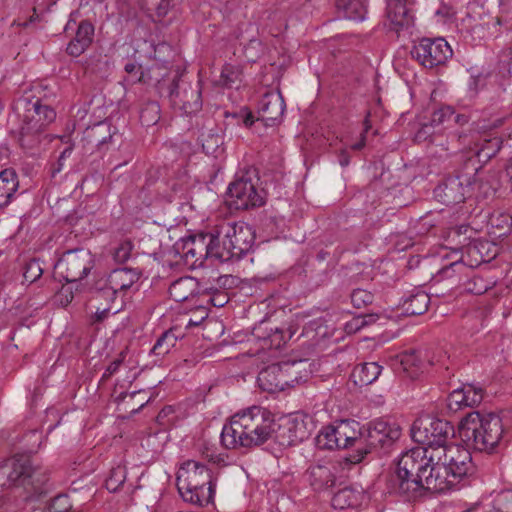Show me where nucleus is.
<instances>
[{"label":"nucleus","instance_id":"47","mask_svg":"<svg viewBox=\"0 0 512 512\" xmlns=\"http://www.w3.org/2000/svg\"><path fill=\"white\" fill-rule=\"evenodd\" d=\"M132 250L133 243L130 240H124L115 248L113 258L117 263H124L129 260Z\"/></svg>","mask_w":512,"mask_h":512},{"label":"nucleus","instance_id":"25","mask_svg":"<svg viewBox=\"0 0 512 512\" xmlns=\"http://www.w3.org/2000/svg\"><path fill=\"white\" fill-rule=\"evenodd\" d=\"M429 365H433V361L421 351L405 352L399 361V369L411 379L418 377Z\"/></svg>","mask_w":512,"mask_h":512},{"label":"nucleus","instance_id":"28","mask_svg":"<svg viewBox=\"0 0 512 512\" xmlns=\"http://www.w3.org/2000/svg\"><path fill=\"white\" fill-rule=\"evenodd\" d=\"M429 303L430 297L425 291L414 289L403 299L401 307L405 315L417 316L427 311Z\"/></svg>","mask_w":512,"mask_h":512},{"label":"nucleus","instance_id":"30","mask_svg":"<svg viewBox=\"0 0 512 512\" xmlns=\"http://www.w3.org/2000/svg\"><path fill=\"white\" fill-rule=\"evenodd\" d=\"M18 186V176L13 169H5L0 172V208L10 203Z\"/></svg>","mask_w":512,"mask_h":512},{"label":"nucleus","instance_id":"21","mask_svg":"<svg viewBox=\"0 0 512 512\" xmlns=\"http://www.w3.org/2000/svg\"><path fill=\"white\" fill-rule=\"evenodd\" d=\"M285 111V101L280 92H267L259 101L258 113L266 126L279 123Z\"/></svg>","mask_w":512,"mask_h":512},{"label":"nucleus","instance_id":"40","mask_svg":"<svg viewBox=\"0 0 512 512\" xmlns=\"http://www.w3.org/2000/svg\"><path fill=\"white\" fill-rule=\"evenodd\" d=\"M125 480V468L117 466L111 470L109 477L106 479L105 486L110 492H116L124 484Z\"/></svg>","mask_w":512,"mask_h":512},{"label":"nucleus","instance_id":"24","mask_svg":"<svg viewBox=\"0 0 512 512\" xmlns=\"http://www.w3.org/2000/svg\"><path fill=\"white\" fill-rule=\"evenodd\" d=\"M181 250L182 256L186 262L191 261L194 265L200 261L201 264L202 261L207 258V233H201L183 239Z\"/></svg>","mask_w":512,"mask_h":512},{"label":"nucleus","instance_id":"13","mask_svg":"<svg viewBox=\"0 0 512 512\" xmlns=\"http://www.w3.org/2000/svg\"><path fill=\"white\" fill-rule=\"evenodd\" d=\"M94 267V257L88 249L66 251L56 264L66 282L84 279Z\"/></svg>","mask_w":512,"mask_h":512},{"label":"nucleus","instance_id":"19","mask_svg":"<svg viewBox=\"0 0 512 512\" xmlns=\"http://www.w3.org/2000/svg\"><path fill=\"white\" fill-rule=\"evenodd\" d=\"M309 436L310 429L305 417L297 415L279 427L276 438L282 446H293L308 439Z\"/></svg>","mask_w":512,"mask_h":512},{"label":"nucleus","instance_id":"58","mask_svg":"<svg viewBox=\"0 0 512 512\" xmlns=\"http://www.w3.org/2000/svg\"><path fill=\"white\" fill-rule=\"evenodd\" d=\"M350 162V156L349 154L346 152V151H341L340 155H339V163L342 167H346L348 166Z\"/></svg>","mask_w":512,"mask_h":512},{"label":"nucleus","instance_id":"37","mask_svg":"<svg viewBox=\"0 0 512 512\" xmlns=\"http://www.w3.org/2000/svg\"><path fill=\"white\" fill-rule=\"evenodd\" d=\"M461 389L463 390V397L466 407L478 406L484 399L485 391L481 386L474 384H464Z\"/></svg>","mask_w":512,"mask_h":512},{"label":"nucleus","instance_id":"22","mask_svg":"<svg viewBox=\"0 0 512 512\" xmlns=\"http://www.w3.org/2000/svg\"><path fill=\"white\" fill-rule=\"evenodd\" d=\"M480 163L483 162L478 160V156H476L471 145H465L462 152L458 155V167L455 170L454 176L462 180L463 184L472 187L478 181L477 175L481 168Z\"/></svg>","mask_w":512,"mask_h":512},{"label":"nucleus","instance_id":"9","mask_svg":"<svg viewBox=\"0 0 512 512\" xmlns=\"http://www.w3.org/2000/svg\"><path fill=\"white\" fill-rule=\"evenodd\" d=\"M502 123V119H497L493 124H478L476 134H454L452 137L457 138V141L463 146L473 143L471 148L475 151L476 156H478V160L486 163L498 153L502 145V138L497 133L488 132V130L498 128Z\"/></svg>","mask_w":512,"mask_h":512},{"label":"nucleus","instance_id":"64","mask_svg":"<svg viewBox=\"0 0 512 512\" xmlns=\"http://www.w3.org/2000/svg\"><path fill=\"white\" fill-rule=\"evenodd\" d=\"M454 14H455V11L453 9H451V8L446 9V17L450 18V17L454 16Z\"/></svg>","mask_w":512,"mask_h":512},{"label":"nucleus","instance_id":"45","mask_svg":"<svg viewBox=\"0 0 512 512\" xmlns=\"http://www.w3.org/2000/svg\"><path fill=\"white\" fill-rule=\"evenodd\" d=\"M374 300V296L371 292L364 289H355L351 293V302L354 307L362 308L371 304Z\"/></svg>","mask_w":512,"mask_h":512},{"label":"nucleus","instance_id":"46","mask_svg":"<svg viewBox=\"0 0 512 512\" xmlns=\"http://www.w3.org/2000/svg\"><path fill=\"white\" fill-rule=\"evenodd\" d=\"M454 115V110L450 106H443L432 113L430 123L434 127L449 122Z\"/></svg>","mask_w":512,"mask_h":512},{"label":"nucleus","instance_id":"8","mask_svg":"<svg viewBox=\"0 0 512 512\" xmlns=\"http://www.w3.org/2000/svg\"><path fill=\"white\" fill-rule=\"evenodd\" d=\"M470 448H464L461 445L448 442L442 447L426 450L428 461H437L452 473L453 479L462 480L464 477L474 472Z\"/></svg>","mask_w":512,"mask_h":512},{"label":"nucleus","instance_id":"17","mask_svg":"<svg viewBox=\"0 0 512 512\" xmlns=\"http://www.w3.org/2000/svg\"><path fill=\"white\" fill-rule=\"evenodd\" d=\"M262 192L248 174L243 175L228 187L229 205L237 210L259 207L264 203Z\"/></svg>","mask_w":512,"mask_h":512},{"label":"nucleus","instance_id":"52","mask_svg":"<svg viewBox=\"0 0 512 512\" xmlns=\"http://www.w3.org/2000/svg\"><path fill=\"white\" fill-rule=\"evenodd\" d=\"M414 245V241L412 237H409L407 235L401 234L396 236L395 240V247L399 251H403L408 249L409 247H412Z\"/></svg>","mask_w":512,"mask_h":512},{"label":"nucleus","instance_id":"11","mask_svg":"<svg viewBox=\"0 0 512 512\" xmlns=\"http://www.w3.org/2000/svg\"><path fill=\"white\" fill-rule=\"evenodd\" d=\"M220 232L226 239L227 247L230 252H225L222 257L234 258L235 261L243 258L253 247L255 233L253 229L245 223H223Z\"/></svg>","mask_w":512,"mask_h":512},{"label":"nucleus","instance_id":"1","mask_svg":"<svg viewBox=\"0 0 512 512\" xmlns=\"http://www.w3.org/2000/svg\"><path fill=\"white\" fill-rule=\"evenodd\" d=\"M451 471L437 461H428L426 450L410 449L400 456L394 471L388 476V493L415 501L425 491L446 493L458 489L460 479H453Z\"/></svg>","mask_w":512,"mask_h":512},{"label":"nucleus","instance_id":"20","mask_svg":"<svg viewBox=\"0 0 512 512\" xmlns=\"http://www.w3.org/2000/svg\"><path fill=\"white\" fill-rule=\"evenodd\" d=\"M470 189L469 185L463 184L462 180L453 175L434 189V196L444 205L451 206L463 202Z\"/></svg>","mask_w":512,"mask_h":512},{"label":"nucleus","instance_id":"10","mask_svg":"<svg viewBox=\"0 0 512 512\" xmlns=\"http://www.w3.org/2000/svg\"><path fill=\"white\" fill-rule=\"evenodd\" d=\"M359 423L356 421L342 420L336 425L323 427L317 437L316 445L319 449H340L349 446L357 447Z\"/></svg>","mask_w":512,"mask_h":512},{"label":"nucleus","instance_id":"54","mask_svg":"<svg viewBox=\"0 0 512 512\" xmlns=\"http://www.w3.org/2000/svg\"><path fill=\"white\" fill-rule=\"evenodd\" d=\"M271 345H274L277 348H280L281 345L285 342L283 331L276 328L273 334L269 335Z\"/></svg>","mask_w":512,"mask_h":512},{"label":"nucleus","instance_id":"63","mask_svg":"<svg viewBox=\"0 0 512 512\" xmlns=\"http://www.w3.org/2000/svg\"><path fill=\"white\" fill-rule=\"evenodd\" d=\"M363 318H367L366 326L374 323L378 319V315L375 314H368V315H362Z\"/></svg>","mask_w":512,"mask_h":512},{"label":"nucleus","instance_id":"60","mask_svg":"<svg viewBox=\"0 0 512 512\" xmlns=\"http://www.w3.org/2000/svg\"><path fill=\"white\" fill-rule=\"evenodd\" d=\"M243 123L246 127H250L254 123V116L252 113H247L244 117Z\"/></svg>","mask_w":512,"mask_h":512},{"label":"nucleus","instance_id":"4","mask_svg":"<svg viewBox=\"0 0 512 512\" xmlns=\"http://www.w3.org/2000/svg\"><path fill=\"white\" fill-rule=\"evenodd\" d=\"M176 485L187 503L204 507L213 502L216 482L211 470L198 461L187 460L180 466Z\"/></svg>","mask_w":512,"mask_h":512},{"label":"nucleus","instance_id":"12","mask_svg":"<svg viewBox=\"0 0 512 512\" xmlns=\"http://www.w3.org/2000/svg\"><path fill=\"white\" fill-rule=\"evenodd\" d=\"M168 97L174 108L190 115L201 110L202 96L200 82L192 84L182 77L174 79L169 87Z\"/></svg>","mask_w":512,"mask_h":512},{"label":"nucleus","instance_id":"62","mask_svg":"<svg viewBox=\"0 0 512 512\" xmlns=\"http://www.w3.org/2000/svg\"><path fill=\"white\" fill-rule=\"evenodd\" d=\"M479 245L483 248L484 247V244L483 243H473V244H469L468 247H467V252L469 254L473 253L474 251H478L479 250Z\"/></svg>","mask_w":512,"mask_h":512},{"label":"nucleus","instance_id":"42","mask_svg":"<svg viewBox=\"0 0 512 512\" xmlns=\"http://www.w3.org/2000/svg\"><path fill=\"white\" fill-rule=\"evenodd\" d=\"M202 295L208 296L207 302L214 307H223L228 302V296L214 286H203Z\"/></svg>","mask_w":512,"mask_h":512},{"label":"nucleus","instance_id":"36","mask_svg":"<svg viewBox=\"0 0 512 512\" xmlns=\"http://www.w3.org/2000/svg\"><path fill=\"white\" fill-rule=\"evenodd\" d=\"M177 337L172 330L165 331L156 341L151 352L156 356H164L176 345Z\"/></svg>","mask_w":512,"mask_h":512},{"label":"nucleus","instance_id":"55","mask_svg":"<svg viewBox=\"0 0 512 512\" xmlns=\"http://www.w3.org/2000/svg\"><path fill=\"white\" fill-rule=\"evenodd\" d=\"M433 127L434 126L431 125V123L422 125V127L416 133V136H415L416 140H418V141L426 140L432 133L431 128H433Z\"/></svg>","mask_w":512,"mask_h":512},{"label":"nucleus","instance_id":"61","mask_svg":"<svg viewBox=\"0 0 512 512\" xmlns=\"http://www.w3.org/2000/svg\"><path fill=\"white\" fill-rule=\"evenodd\" d=\"M506 174L509 178L511 190H512V159H510L506 165Z\"/></svg>","mask_w":512,"mask_h":512},{"label":"nucleus","instance_id":"16","mask_svg":"<svg viewBox=\"0 0 512 512\" xmlns=\"http://www.w3.org/2000/svg\"><path fill=\"white\" fill-rule=\"evenodd\" d=\"M296 373L297 363L272 364L259 373L257 381L264 391H281L284 390L285 386H293L304 381L302 377L288 379L289 376Z\"/></svg>","mask_w":512,"mask_h":512},{"label":"nucleus","instance_id":"3","mask_svg":"<svg viewBox=\"0 0 512 512\" xmlns=\"http://www.w3.org/2000/svg\"><path fill=\"white\" fill-rule=\"evenodd\" d=\"M458 433L466 446L475 451L492 454L506 445L502 419L495 413H468L461 420Z\"/></svg>","mask_w":512,"mask_h":512},{"label":"nucleus","instance_id":"23","mask_svg":"<svg viewBox=\"0 0 512 512\" xmlns=\"http://www.w3.org/2000/svg\"><path fill=\"white\" fill-rule=\"evenodd\" d=\"M386 14L393 29L399 30L412 23L411 9L415 0H386Z\"/></svg>","mask_w":512,"mask_h":512},{"label":"nucleus","instance_id":"2","mask_svg":"<svg viewBox=\"0 0 512 512\" xmlns=\"http://www.w3.org/2000/svg\"><path fill=\"white\" fill-rule=\"evenodd\" d=\"M275 425L267 408L254 405L230 417L222 428L221 443L226 449L258 447L271 439Z\"/></svg>","mask_w":512,"mask_h":512},{"label":"nucleus","instance_id":"56","mask_svg":"<svg viewBox=\"0 0 512 512\" xmlns=\"http://www.w3.org/2000/svg\"><path fill=\"white\" fill-rule=\"evenodd\" d=\"M110 313V307H106L103 309L97 308L96 312L94 313V322H101L104 319L108 317Z\"/></svg>","mask_w":512,"mask_h":512},{"label":"nucleus","instance_id":"6","mask_svg":"<svg viewBox=\"0 0 512 512\" xmlns=\"http://www.w3.org/2000/svg\"><path fill=\"white\" fill-rule=\"evenodd\" d=\"M358 440L355 454L346 457L351 464H357L365 455L374 450L390 447L401 436V430L395 423L383 419L370 421L362 428L357 429Z\"/></svg>","mask_w":512,"mask_h":512},{"label":"nucleus","instance_id":"33","mask_svg":"<svg viewBox=\"0 0 512 512\" xmlns=\"http://www.w3.org/2000/svg\"><path fill=\"white\" fill-rule=\"evenodd\" d=\"M382 367L376 362L363 363L356 366L352 376L355 383L361 386L372 384L381 374Z\"/></svg>","mask_w":512,"mask_h":512},{"label":"nucleus","instance_id":"14","mask_svg":"<svg viewBox=\"0 0 512 512\" xmlns=\"http://www.w3.org/2000/svg\"><path fill=\"white\" fill-rule=\"evenodd\" d=\"M412 57L426 68L444 64L453 51L444 38H423L411 50Z\"/></svg>","mask_w":512,"mask_h":512},{"label":"nucleus","instance_id":"18","mask_svg":"<svg viewBox=\"0 0 512 512\" xmlns=\"http://www.w3.org/2000/svg\"><path fill=\"white\" fill-rule=\"evenodd\" d=\"M141 271L136 268H117L112 270L99 288V297L115 299L118 294L126 292L140 279Z\"/></svg>","mask_w":512,"mask_h":512},{"label":"nucleus","instance_id":"49","mask_svg":"<svg viewBox=\"0 0 512 512\" xmlns=\"http://www.w3.org/2000/svg\"><path fill=\"white\" fill-rule=\"evenodd\" d=\"M447 407L453 412H457L463 408H466L463 390L460 388L453 390L447 397Z\"/></svg>","mask_w":512,"mask_h":512},{"label":"nucleus","instance_id":"38","mask_svg":"<svg viewBox=\"0 0 512 512\" xmlns=\"http://www.w3.org/2000/svg\"><path fill=\"white\" fill-rule=\"evenodd\" d=\"M160 119V106L156 101L147 102L140 111L141 123L145 126H151Z\"/></svg>","mask_w":512,"mask_h":512},{"label":"nucleus","instance_id":"53","mask_svg":"<svg viewBox=\"0 0 512 512\" xmlns=\"http://www.w3.org/2000/svg\"><path fill=\"white\" fill-rule=\"evenodd\" d=\"M103 130L107 131L108 132V136H104L103 138L97 140V144L98 145H104L106 144L109 140H111L112 138V134H111V131H110V126L107 125V124H103V123H100L98 125H96L94 128H93V132L94 134H101L103 132Z\"/></svg>","mask_w":512,"mask_h":512},{"label":"nucleus","instance_id":"34","mask_svg":"<svg viewBox=\"0 0 512 512\" xmlns=\"http://www.w3.org/2000/svg\"><path fill=\"white\" fill-rule=\"evenodd\" d=\"M361 493L351 487H344L336 492L331 500V504L335 509L343 510L355 507L359 504Z\"/></svg>","mask_w":512,"mask_h":512},{"label":"nucleus","instance_id":"41","mask_svg":"<svg viewBox=\"0 0 512 512\" xmlns=\"http://www.w3.org/2000/svg\"><path fill=\"white\" fill-rule=\"evenodd\" d=\"M124 70L127 74H129L131 82H141L147 84L152 80V77L150 76V70L144 71L141 66H138L135 63H127L124 67Z\"/></svg>","mask_w":512,"mask_h":512},{"label":"nucleus","instance_id":"26","mask_svg":"<svg viewBox=\"0 0 512 512\" xmlns=\"http://www.w3.org/2000/svg\"><path fill=\"white\" fill-rule=\"evenodd\" d=\"M203 286L195 278L182 277L170 285L169 295L176 302H184L202 294Z\"/></svg>","mask_w":512,"mask_h":512},{"label":"nucleus","instance_id":"31","mask_svg":"<svg viewBox=\"0 0 512 512\" xmlns=\"http://www.w3.org/2000/svg\"><path fill=\"white\" fill-rule=\"evenodd\" d=\"M223 233L220 232V227L217 230L207 233V258H214L220 262H228L235 261L234 258H224L225 252H230L229 247H227L226 239L223 236V239L220 240V236Z\"/></svg>","mask_w":512,"mask_h":512},{"label":"nucleus","instance_id":"51","mask_svg":"<svg viewBox=\"0 0 512 512\" xmlns=\"http://www.w3.org/2000/svg\"><path fill=\"white\" fill-rule=\"evenodd\" d=\"M367 318H363L362 315L354 317L351 321L346 323L345 329L348 333H355L361 328L366 326Z\"/></svg>","mask_w":512,"mask_h":512},{"label":"nucleus","instance_id":"7","mask_svg":"<svg viewBox=\"0 0 512 512\" xmlns=\"http://www.w3.org/2000/svg\"><path fill=\"white\" fill-rule=\"evenodd\" d=\"M411 436L415 442L426 446L414 449L432 450L449 442L454 436V427L446 420L425 417L414 421Z\"/></svg>","mask_w":512,"mask_h":512},{"label":"nucleus","instance_id":"57","mask_svg":"<svg viewBox=\"0 0 512 512\" xmlns=\"http://www.w3.org/2000/svg\"><path fill=\"white\" fill-rule=\"evenodd\" d=\"M234 282V278L230 275H224V276H219L217 278V283L219 285V287H225V286H231Z\"/></svg>","mask_w":512,"mask_h":512},{"label":"nucleus","instance_id":"27","mask_svg":"<svg viewBox=\"0 0 512 512\" xmlns=\"http://www.w3.org/2000/svg\"><path fill=\"white\" fill-rule=\"evenodd\" d=\"M94 26L89 21H81L75 37L68 43L66 51L70 56L78 57L93 41Z\"/></svg>","mask_w":512,"mask_h":512},{"label":"nucleus","instance_id":"43","mask_svg":"<svg viewBox=\"0 0 512 512\" xmlns=\"http://www.w3.org/2000/svg\"><path fill=\"white\" fill-rule=\"evenodd\" d=\"M42 274L43 268L38 260L31 259L25 264L23 277L26 282L33 283L37 281Z\"/></svg>","mask_w":512,"mask_h":512},{"label":"nucleus","instance_id":"5","mask_svg":"<svg viewBox=\"0 0 512 512\" xmlns=\"http://www.w3.org/2000/svg\"><path fill=\"white\" fill-rule=\"evenodd\" d=\"M48 481L46 471L33 467L27 457H15L0 464V486H22L29 493L42 495L47 492Z\"/></svg>","mask_w":512,"mask_h":512},{"label":"nucleus","instance_id":"32","mask_svg":"<svg viewBox=\"0 0 512 512\" xmlns=\"http://www.w3.org/2000/svg\"><path fill=\"white\" fill-rule=\"evenodd\" d=\"M336 8L343 17L354 21L364 20L367 13L366 0H337Z\"/></svg>","mask_w":512,"mask_h":512},{"label":"nucleus","instance_id":"15","mask_svg":"<svg viewBox=\"0 0 512 512\" xmlns=\"http://www.w3.org/2000/svg\"><path fill=\"white\" fill-rule=\"evenodd\" d=\"M20 106L25 110L23 115L24 125L21 128L22 134L38 133L56 118L54 109L48 105H43L38 98L31 101L27 97H21L17 101V107Z\"/></svg>","mask_w":512,"mask_h":512},{"label":"nucleus","instance_id":"35","mask_svg":"<svg viewBox=\"0 0 512 512\" xmlns=\"http://www.w3.org/2000/svg\"><path fill=\"white\" fill-rule=\"evenodd\" d=\"M199 139L206 154H214L223 144V137L218 127L202 131Z\"/></svg>","mask_w":512,"mask_h":512},{"label":"nucleus","instance_id":"48","mask_svg":"<svg viewBox=\"0 0 512 512\" xmlns=\"http://www.w3.org/2000/svg\"><path fill=\"white\" fill-rule=\"evenodd\" d=\"M128 355L127 350H123L119 353L117 358H115L106 368L105 372L103 373L102 379H108L112 375H114L116 372H118L119 368L122 365H128L130 361L126 360V357Z\"/></svg>","mask_w":512,"mask_h":512},{"label":"nucleus","instance_id":"59","mask_svg":"<svg viewBox=\"0 0 512 512\" xmlns=\"http://www.w3.org/2000/svg\"><path fill=\"white\" fill-rule=\"evenodd\" d=\"M452 118L454 119L455 123H458L460 125H463V124L468 122V117L466 115H463V114H457L455 116L453 115Z\"/></svg>","mask_w":512,"mask_h":512},{"label":"nucleus","instance_id":"50","mask_svg":"<svg viewBox=\"0 0 512 512\" xmlns=\"http://www.w3.org/2000/svg\"><path fill=\"white\" fill-rule=\"evenodd\" d=\"M72 154V147H66L60 154L56 163L51 166V177L56 178V176L63 170L64 161L66 158L70 157Z\"/></svg>","mask_w":512,"mask_h":512},{"label":"nucleus","instance_id":"44","mask_svg":"<svg viewBox=\"0 0 512 512\" xmlns=\"http://www.w3.org/2000/svg\"><path fill=\"white\" fill-rule=\"evenodd\" d=\"M494 507L499 512H512V489L499 492L494 499Z\"/></svg>","mask_w":512,"mask_h":512},{"label":"nucleus","instance_id":"39","mask_svg":"<svg viewBox=\"0 0 512 512\" xmlns=\"http://www.w3.org/2000/svg\"><path fill=\"white\" fill-rule=\"evenodd\" d=\"M241 74L239 66L226 64L222 68L219 82L227 88H232L241 81Z\"/></svg>","mask_w":512,"mask_h":512},{"label":"nucleus","instance_id":"29","mask_svg":"<svg viewBox=\"0 0 512 512\" xmlns=\"http://www.w3.org/2000/svg\"><path fill=\"white\" fill-rule=\"evenodd\" d=\"M309 482L315 491H321L332 487L335 483V475L329 465H313L308 470Z\"/></svg>","mask_w":512,"mask_h":512}]
</instances>
